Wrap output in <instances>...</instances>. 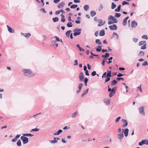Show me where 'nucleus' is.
Returning a JSON list of instances; mask_svg holds the SVG:
<instances>
[{
  "label": "nucleus",
  "instance_id": "nucleus-48",
  "mask_svg": "<svg viewBox=\"0 0 148 148\" xmlns=\"http://www.w3.org/2000/svg\"><path fill=\"white\" fill-rule=\"evenodd\" d=\"M142 38L143 39H145L146 40L148 39V37L147 35H144L142 36Z\"/></svg>",
  "mask_w": 148,
  "mask_h": 148
},
{
  "label": "nucleus",
  "instance_id": "nucleus-21",
  "mask_svg": "<svg viewBox=\"0 0 148 148\" xmlns=\"http://www.w3.org/2000/svg\"><path fill=\"white\" fill-rule=\"evenodd\" d=\"M62 132V130H59L57 133H54L53 134L54 135H58L60 133H61Z\"/></svg>",
  "mask_w": 148,
  "mask_h": 148
},
{
  "label": "nucleus",
  "instance_id": "nucleus-54",
  "mask_svg": "<svg viewBox=\"0 0 148 148\" xmlns=\"http://www.w3.org/2000/svg\"><path fill=\"white\" fill-rule=\"evenodd\" d=\"M109 56L110 55L108 53H105V56L106 58V59H105V60H106L107 58L108 57H109Z\"/></svg>",
  "mask_w": 148,
  "mask_h": 148
},
{
  "label": "nucleus",
  "instance_id": "nucleus-64",
  "mask_svg": "<svg viewBox=\"0 0 148 148\" xmlns=\"http://www.w3.org/2000/svg\"><path fill=\"white\" fill-rule=\"evenodd\" d=\"M18 139L17 138H16V137H15V138L13 139L12 140V142H14L16 141Z\"/></svg>",
  "mask_w": 148,
  "mask_h": 148
},
{
  "label": "nucleus",
  "instance_id": "nucleus-5",
  "mask_svg": "<svg viewBox=\"0 0 148 148\" xmlns=\"http://www.w3.org/2000/svg\"><path fill=\"white\" fill-rule=\"evenodd\" d=\"M85 76L83 72L80 73L79 75V81H83L84 78Z\"/></svg>",
  "mask_w": 148,
  "mask_h": 148
},
{
  "label": "nucleus",
  "instance_id": "nucleus-31",
  "mask_svg": "<svg viewBox=\"0 0 148 148\" xmlns=\"http://www.w3.org/2000/svg\"><path fill=\"white\" fill-rule=\"evenodd\" d=\"M117 86H115L112 89V92H113L115 93L117 89Z\"/></svg>",
  "mask_w": 148,
  "mask_h": 148
},
{
  "label": "nucleus",
  "instance_id": "nucleus-61",
  "mask_svg": "<svg viewBox=\"0 0 148 148\" xmlns=\"http://www.w3.org/2000/svg\"><path fill=\"white\" fill-rule=\"evenodd\" d=\"M137 89L139 90L141 92H142V90L141 88V85H140V86L137 87Z\"/></svg>",
  "mask_w": 148,
  "mask_h": 148
},
{
  "label": "nucleus",
  "instance_id": "nucleus-28",
  "mask_svg": "<svg viewBox=\"0 0 148 148\" xmlns=\"http://www.w3.org/2000/svg\"><path fill=\"white\" fill-rule=\"evenodd\" d=\"M89 8V7L88 5H84V8L85 11H87L88 10Z\"/></svg>",
  "mask_w": 148,
  "mask_h": 148
},
{
  "label": "nucleus",
  "instance_id": "nucleus-60",
  "mask_svg": "<svg viewBox=\"0 0 148 148\" xmlns=\"http://www.w3.org/2000/svg\"><path fill=\"white\" fill-rule=\"evenodd\" d=\"M74 65L75 66H77L78 65V62H77V60H75L74 61Z\"/></svg>",
  "mask_w": 148,
  "mask_h": 148
},
{
  "label": "nucleus",
  "instance_id": "nucleus-55",
  "mask_svg": "<svg viewBox=\"0 0 148 148\" xmlns=\"http://www.w3.org/2000/svg\"><path fill=\"white\" fill-rule=\"evenodd\" d=\"M133 40L134 42H136L138 40V39L136 38H133Z\"/></svg>",
  "mask_w": 148,
  "mask_h": 148
},
{
  "label": "nucleus",
  "instance_id": "nucleus-7",
  "mask_svg": "<svg viewBox=\"0 0 148 148\" xmlns=\"http://www.w3.org/2000/svg\"><path fill=\"white\" fill-rule=\"evenodd\" d=\"M138 110L140 114L144 116L145 115V113L144 110V108L143 106H141L138 108Z\"/></svg>",
  "mask_w": 148,
  "mask_h": 148
},
{
  "label": "nucleus",
  "instance_id": "nucleus-62",
  "mask_svg": "<svg viewBox=\"0 0 148 148\" xmlns=\"http://www.w3.org/2000/svg\"><path fill=\"white\" fill-rule=\"evenodd\" d=\"M125 75V74H122L121 73H119L117 75V76L118 77H121L123 76V75Z\"/></svg>",
  "mask_w": 148,
  "mask_h": 148
},
{
  "label": "nucleus",
  "instance_id": "nucleus-63",
  "mask_svg": "<svg viewBox=\"0 0 148 148\" xmlns=\"http://www.w3.org/2000/svg\"><path fill=\"white\" fill-rule=\"evenodd\" d=\"M114 23L112 21H109L108 22V24L109 25H111V24H112Z\"/></svg>",
  "mask_w": 148,
  "mask_h": 148
},
{
  "label": "nucleus",
  "instance_id": "nucleus-17",
  "mask_svg": "<svg viewBox=\"0 0 148 148\" xmlns=\"http://www.w3.org/2000/svg\"><path fill=\"white\" fill-rule=\"evenodd\" d=\"M117 83V81L116 80H113L111 82V85L112 86H114Z\"/></svg>",
  "mask_w": 148,
  "mask_h": 148
},
{
  "label": "nucleus",
  "instance_id": "nucleus-41",
  "mask_svg": "<svg viewBox=\"0 0 148 148\" xmlns=\"http://www.w3.org/2000/svg\"><path fill=\"white\" fill-rule=\"evenodd\" d=\"M115 93L113 92H112V91H111L109 93V95L110 97H112L113 96Z\"/></svg>",
  "mask_w": 148,
  "mask_h": 148
},
{
  "label": "nucleus",
  "instance_id": "nucleus-59",
  "mask_svg": "<svg viewBox=\"0 0 148 148\" xmlns=\"http://www.w3.org/2000/svg\"><path fill=\"white\" fill-rule=\"evenodd\" d=\"M106 78H107V79L105 80V83H106V82H108L110 79V77H106Z\"/></svg>",
  "mask_w": 148,
  "mask_h": 148
},
{
  "label": "nucleus",
  "instance_id": "nucleus-57",
  "mask_svg": "<svg viewBox=\"0 0 148 148\" xmlns=\"http://www.w3.org/2000/svg\"><path fill=\"white\" fill-rule=\"evenodd\" d=\"M88 89L89 88H88L87 89L84 90L83 91V93L85 94V95H86L88 93Z\"/></svg>",
  "mask_w": 148,
  "mask_h": 148
},
{
  "label": "nucleus",
  "instance_id": "nucleus-29",
  "mask_svg": "<svg viewBox=\"0 0 148 148\" xmlns=\"http://www.w3.org/2000/svg\"><path fill=\"white\" fill-rule=\"evenodd\" d=\"M95 43L99 45H101L102 44L101 42L99 39H97L95 40Z\"/></svg>",
  "mask_w": 148,
  "mask_h": 148
},
{
  "label": "nucleus",
  "instance_id": "nucleus-45",
  "mask_svg": "<svg viewBox=\"0 0 148 148\" xmlns=\"http://www.w3.org/2000/svg\"><path fill=\"white\" fill-rule=\"evenodd\" d=\"M112 21L114 23H116L118 22V21L117 19L114 17V18L112 19Z\"/></svg>",
  "mask_w": 148,
  "mask_h": 148
},
{
  "label": "nucleus",
  "instance_id": "nucleus-6",
  "mask_svg": "<svg viewBox=\"0 0 148 148\" xmlns=\"http://www.w3.org/2000/svg\"><path fill=\"white\" fill-rule=\"evenodd\" d=\"M145 144L147 145H148V140L146 139L143 140L142 141L139 143V145L140 146L142 145Z\"/></svg>",
  "mask_w": 148,
  "mask_h": 148
},
{
  "label": "nucleus",
  "instance_id": "nucleus-19",
  "mask_svg": "<svg viewBox=\"0 0 148 148\" xmlns=\"http://www.w3.org/2000/svg\"><path fill=\"white\" fill-rule=\"evenodd\" d=\"M129 132V130L127 128H126L125 130L124 133L125 136L127 137L128 135V132Z\"/></svg>",
  "mask_w": 148,
  "mask_h": 148
},
{
  "label": "nucleus",
  "instance_id": "nucleus-13",
  "mask_svg": "<svg viewBox=\"0 0 148 148\" xmlns=\"http://www.w3.org/2000/svg\"><path fill=\"white\" fill-rule=\"evenodd\" d=\"M122 121L123 122L124 124L122 126L123 127H126L128 125V123L127 121L124 119H122Z\"/></svg>",
  "mask_w": 148,
  "mask_h": 148
},
{
  "label": "nucleus",
  "instance_id": "nucleus-16",
  "mask_svg": "<svg viewBox=\"0 0 148 148\" xmlns=\"http://www.w3.org/2000/svg\"><path fill=\"white\" fill-rule=\"evenodd\" d=\"M105 35V30L104 29L101 30L99 32V36H103Z\"/></svg>",
  "mask_w": 148,
  "mask_h": 148
},
{
  "label": "nucleus",
  "instance_id": "nucleus-9",
  "mask_svg": "<svg viewBox=\"0 0 148 148\" xmlns=\"http://www.w3.org/2000/svg\"><path fill=\"white\" fill-rule=\"evenodd\" d=\"M137 24V23L135 21H132L131 27L132 28H135Z\"/></svg>",
  "mask_w": 148,
  "mask_h": 148
},
{
  "label": "nucleus",
  "instance_id": "nucleus-33",
  "mask_svg": "<svg viewBox=\"0 0 148 148\" xmlns=\"http://www.w3.org/2000/svg\"><path fill=\"white\" fill-rule=\"evenodd\" d=\"M78 5L76 4H73L71 6L70 8L71 9H74L76 8Z\"/></svg>",
  "mask_w": 148,
  "mask_h": 148
},
{
  "label": "nucleus",
  "instance_id": "nucleus-12",
  "mask_svg": "<svg viewBox=\"0 0 148 148\" xmlns=\"http://www.w3.org/2000/svg\"><path fill=\"white\" fill-rule=\"evenodd\" d=\"M8 31L10 33H14L15 32L14 29L9 26L8 25H7Z\"/></svg>",
  "mask_w": 148,
  "mask_h": 148
},
{
  "label": "nucleus",
  "instance_id": "nucleus-43",
  "mask_svg": "<svg viewBox=\"0 0 148 148\" xmlns=\"http://www.w3.org/2000/svg\"><path fill=\"white\" fill-rule=\"evenodd\" d=\"M31 36V34L30 33H27L25 34L24 36L25 37H28Z\"/></svg>",
  "mask_w": 148,
  "mask_h": 148
},
{
  "label": "nucleus",
  "instance_id": "nucleus-53",
  "mask_svg": "<svg viewBox=\"0 0 148 148\" xmlns=\"http://www.w3.org/2000/svg\"><path fill=\"white\" fill-rule=\"evenodd\" d=\"M114 18V16H111V15H110L108 16V20H110L112 19H112Z\"/></svg>",
  "mask_w": 148,
  "mask_h": 148
},
{
  "label": "nucleus",
  "instance_id": "nucleus-47",
  "mask_svg": "<svg viewBox=\"0 0 148 148\" xmlns=\"http://www.w3.org/2000/svg\"><path fill=\"white\" fill-rule=\"evenodd\" d=\"M121 16V14L120 13H116L115 15L114 16L115 17H116L117 18L120 17Z\"/></svg>",
  "mask_w": 148,
  "mask_h": 148
},
{
  "label": "nucleus",
  "instance_id": "nucleus-25",
  "mask_svg": "<svg viewBox=\"0 0 148 148\" xmlns=\"http://www.w3.org/2000/svg\"><path fill=\"white\" fill-rule=\"evenodd\" d=\"M110 100L109 99H105L103 100L104 102L106 103L107 105L108 104L110 103Z\"/></svg>",
  "mask_w": 148,
  "mask_h": 148
},
{
  "label": "nucleus",
  "instance_id": "nucleus-3",
  "mask_svg": "<svg viewBox=\"0 0 148 148\" xmlns=\"http://www.w3.org/2000/svg\"><path fill=\"white\" fill-rule=\"evenodd\" d=\"M21 139L23 141V143L24 144H27L29 142L28 138L24 136H21Z\"/></svg>",
  "mask_w": 148,
  "mask_h": 148
},
{
  "label": "nucleus",
  "instance_id": "nucleus-20",
  "mask_svg": "<svg viewBox=\"0 0 148 148\" xmlns=\"http://www.w3.org/2000/svg\"><path fill=\"white\" fill-rule=\"evenodd\" d=\"M91 16L92 17H93L96 14V12L92 10L90 12Z\"/></svg>",
  "mask_w": 148,
  "mask_h": 148
},
{
  "label": "nucleus",
  "instance_id": "nucleus-23",
  "mask_svg": "<svg viewBox=\"0 0 148 148\" xmlns=\"http://www.w3.org/2000/svg\"><path fill=\"white\" fill-rule=\"evenodd\" d=\"M23 135L24 136H31V137H32L34 136V135L33 134H23Z\"/></svg>",
  "mask_w": 148,
  "mask_h": 148
},
{
  "label": "nucleus",
  "instance_id": "nucleus-34",
  "mask_svg": "<svg viewBox=\"0 0 148 148\" xmlns=\"http://www.w3.org/2000/svg\"><path fill=\"white\" fill-rule=\"evenodd\" d=\"M146 41H140L139 43V46H141L143 44L146 43Z\"/></svg>",
  "mask_w": 148,
  "mask_h": 148
},
{
  "label": "nucleus",
  "instance_id": "nucleus-2",
  "mask_svg": "<svg viewBox=\"0 0 148 148\" xmlns=\"http://www.w3.org/2000/svg\"><path fill=\"white\" fill-rule=\"evenodd\" d=\"M82 29L81 28L78 29L77 28H75L73 30V32H74L73 33V35L75 36H76L78 35H79L81 33V31Z\"/></svg>",
  "mask_w": 148,
  "mask_h": 148
},
{
  "label": "nucleus",
  "instance_id": "nucleus-52",
  "mask_svg": "<svg viewBox=\"0 0 148 148\" xmlns=\"http://www.w3.org/2000/svg\"><path fill=\"white\" fill-rule=\"evenodd\" d=\"M39 10L40 11L43 12L44 13L46 12L45 10V9L44 8H42L40 9Z\"/></svg>",
  "mask_w": 148,
  "mask_h": 148
},
{
  "label": "nucleus",
  "instance_id": "nucleus-1",
  "mask_svg": "<svg viewBox=\"0 0 148 148\" xmlns=\"http://www.w3.org/2000/svg\"><path fill=\"white\" fill-rule=\"evenodd\" d=\"M22 72L25 76L28 77L33 76L34 75L32 74V71L29 69H23L22 70Z\"/></svg>",
  "mask_w": 148,
  "mask_h": 148
},
{
  "label": "nucleus",
  "instance_id": "nucleus-38",
  "mask_svg": "<svg viewBox=\"0 0 148 148\" xmlns=\"http://www.w3.org/2000/svg\"><path fill=\"white\" fill-rule=\"evenodd\" d=\"M54 37L56 38V41H61L63 43V42L62 41V39H61L60 40V39L59 38H58V36H55Z\"/></svg>",
  "mask_w": 148,
  "mask_h": 148
},
{
  "label": "nucleus",
  "instance_id": "nucleus-24",
  "mask_svg": "<svg viewBox=\"0 0 148 148\" xmlns=\"http://www.w3.org/2000/svg\"><path fill=\"white\" fill-rule=\"evenodd\" d=\"M77 114H78V112L77 111L75 112L72 115V116H71L72 117V118H74L75 117L77 116Z\"/></svg>",
  "mask_w": 148,
  "mask_h": 148
},
{
  "label": "nucleus",
  "instance_id": "nucleus-42",
  "mask_svg": "<svg viewBox=\"0 0 148 148\" xmlns=\"http://www.w3.org/2000/svg\"><path fill=\"white\" fill-rule=\"evenodd\" d=\"M146 43H145L143 45V46H141V49H146Z\"/></svg>",
  "mask_w": 148,
  "mask_h": 148
},
{
  "label": "nucleus",
  "instance_id": "nucleus-14",
  "mask_svg": "<svg viewBox=\"0 0 148 148\" xmlns=\"http://www.w3.org/2000/svg\"><path fill=\"white\" fill-rule=\"evenodd\" d=\"M65 5V3L64 2L60 3H59V5L58 6V8H63Z\"/></svg>",
  "mask_w": 148,
  "mask_h": 148
},
{
  "label": "nucleus",
  "instance_id": "nucleus-46",
  "mask_svg": "<svg viewBox=\"0 0 148 148\" xmlns=\"http://www.w3.org/2000/svg\"><path fill=\"white\" fill-rule=\"evenodd\" d=\"M142 65L143 66H147L148 65V63L147 61H145L142 64Z\"/></svg>",
  "mask_w": 148,
  "mask_h": 148
},
{
  "label": "nucleus",
  "instance_id": "nucleus-15",
  "mask_svg": "<svg viewBox=\"0 0 148 148\" xmlns=\"http://www.w3.org/2000/svg\"><path fill=\"white\" fill-rule=\"evenodd\" d=\"M107 72H108L106 75L105 76V78H106L108 77H112L111 76V71H107Z\"/></svg>",
  "mask_w": 148,
  "mask_h": 148
},
{
  "label": "nucleus",
  "instance_id": "nucleus-39",
  "mask_svg": "<svg viewBox=\"0 0 148 148\" xmlns=\"http://www.w3.org/2000/svg\"><path fill=\"white\" fill-rule=\"evenodd\" d=\"M116 5L113 2H112V6H111V9H114L115 8H116Z\"/></svg>",
  "mask_w": 148,
  "mask_h": 148
},
{
  "label": "nucleus",
  "instance_id": "nucleus-4",
  "mask_svg": "<svg viewBox=\"0 0 148 148\" xmlns=\"http://www.w3.org/2000/svg\"><path fill=\"white\" fill-rule=\"evenodd\" d=\"M117 137L120 141L121 142L122 139L124 137L123 132H120L117 135Z\"/></svg>",
  "mask_w": 148,
  "mask_h": 148
},
{
  "label": "nucleus",
  "instance_id": "nucleus-50",
  "mask_svg": "<svg viewBox=\"0 0 148 148\" xmlns=\"http://www.w3.org/2000/svg\"><path fill=\"white\" fill-rule=\"evenodd\" d=\"M39 130V129L35 128L34 129H32L30 131V132H32V131H38Z\"/></svg>",
  "mask_w": 148,
  "mask_h": 148
},
{
  "label": "nucleus",
  "instance_id": "nucleus-22",
  "mask_svg": "<svg viewBox=\"0 0 148 148\" xmlns=\"http://www.w3.org/2000/svg\"><path fill=\"white\" fill-rule=\"evenodd\" d=\"M145 55V53L143 51H141L138 54L139 56H143Z\"/></svg>",
  "mask_w": 148,
  "mask_h": 148
},
{
  "label": "nucleus",
  "instance_id": "nucleus-18",
  "mask_svg": "<svg viewBox=\"0 0 148 148\" xmlns=\"http://www.w3.org/2000/svg\"><path fill=\"white\" fill-rule=\"evenodd\" d=\"M101 50V46L99 45L97 47L96 50L97 51L100 52Z\"/></svg>",
  "mask_w": 148,
  "mask_h": 148
},
{
  "label": "nucleus",
  "instance_id": "nucleus-36",
  "mask_svg": "<svg viewBox=\"0 0 148 148\" xmlns=\"http://www.w3.org/2000/svg\"><path fill=\"white\" fill-rule=\"evenodd\" d=\"M103 8V6L101 4H100L98 8V10L100 11L102 10Z\"/></svg>",
  "mask_w": 148,
  "mask_h": 148
},
{
  "label": "nucleus",
  "instance_id": "nucleus-49",
  "mask_svg": "<svg viewBox=\"0 0 148 148\" xmlns=\"http://www.w3.org/2000/svg\"><path fill=\"white\" fill-rule=\"evenodd\" d=\"M129 3L127 2L126 1H123L122 2V5H129Z\"/></svg>",
  "mask_w": 148,
  "mask_h": 148
},
{
  "label": "nucleus",
  "instance_id": "nucleus-51",
  "mask_svg": "<svg viewBox=\"0 0 148 148\" xmlns=\"http://www.w3.org/2000/svg\"><path fill=\"white\" fill-rule=\"evenodd\" d=\"M121 116H119L118 117L116 120H115V123H118L119 121V120L121 119Z\"/></svg>",
  "mask_w": 148,
  "mask_h": 148
},
{
  "label": "nucleus",
  "instance_id": "nucleus-58",
  "mask_svg": "<svg viewBox=\"0 0 148 148\" xmlns=\"http://www.w3.org/2000/svg\"><path fill=\"white\" fill-rule=\"evenodd\" d=\"M116 79V80H117L118 81H119V80H123L124 79L123 78L119 77L117 78Z\"/></svg>",
  "mask_w": 148,
  "mask_h": 148
},
{
  "label": "nucleus",
  "instance_id": "nucleus-30",
  "mask_svg": "<svg viewBox=\"0 0 148 148\" xmlns=\"http://www.w3.org/2000/svg\"><path fill=\"white\" fill-rule=\"evenodd\" d=\"M52 19L54 22H57L59 21V19L57 17H54L52 18Z\"/></svg>",
  "mask_w": 148,
  "mask_h": 148
},
{
  "label": "nucleus",
  "instance_id": "nucleus-32",
  "mask_svg": "<svg viewBox=\"0 0 148 148\" xmlns=\"http://www.w3.org/2000/svg\"><path fill=\"white\" fill-rule=\"evenodd\" d=\"M67 26L69 27H71L73 26V25L71 22L68 23L67 24Z\"/></svg>",
  "mask_w": 148,
  "mask_h": 148
},
{
  "label": "nucleus",
  "instance_id": "nucleus-11",
  "mask_svg": "<svg viewBox=\"0 0 148 148\" xmlns=\"http://www.w3.org/2000/svg\"><path fill=\"white\" fill-rule=\"evenodd\" d=\"M129 18V16H127L124 19L122 23V25L123 26H125L126 25L127 23V21Z\"/></svg>",
  "mask_w": 148,
  "mask_h": 148
},
{
  "label": "nucleus",
  "instance_id": "nucleus-56",
  "mask_svg": "<svg viewBox=\"0 0 148 148\" xmlns=\"http://www.w3.org/2000/svg\"><path fill=\"white\" fill-rule=\"evenodd\" d=\"M96 74H97L96 73L95 71H93L91 73V75L92 76H95Z\"/></svg>",
  "mask_w": 148,
  "mask_h": 148
},
{
  "label": "nucleus",
  "instance_id": "nucleus-37",
  "mask_svg": "<svg viewBox=\"0 0 148 148\" xmlns=\"http://www.w3.org/2000/svg\"><path fill=\"white\" fill-rule=\"evenodd\" d=\"M52 43L53 44V45H56V47H58V44L57 43L56 41H53Z\"/></svg>",
  "mask_w": 148,
  "mask_h": 148
},
{
  "label": "nucleus",
  "instance_id": "nucleus-44",
  "mask_svg": "<svg viewBox=\"0 0 148 148\" xmlns=\"http://www.w3.org/2000/svg\"><path fill=\"white\" fill-rule=\"evenodd\" d=\"M83 85L82 84V83L79 84V86H78V89L81 90Z\"/></svg>",
  "mask_w": 148,
  "mask_h": 148
},
{
  "label": "nucleus",
  "instance_id": "nucleus-27",
  "mask_svg": "<svg viewBox=\"0 0 148 148\" xmlns=\"http://www.w3.org/2000/svg\"><path fill=\"white\" fill-rule=\"evenodd\" d=\"M56 138H54V140H50L49 141L52 143L54 144L57 142L58 141L56 140Z\"/></svg>",
  "mask_w": 148,
  "mask_h": 148
},
{
  "label": "nucleus",
  "instance_id": "nucleus-8",
  "mask_svg": "<svg viewBox=\"0 0 148 148\" xmlns=\"http://www.w3.org/2000/svg\"><path fill=\"white\" fill-rule=\"evenodd\" d=\"M109 27L111 30H116L117 29V26L115 24L110 25L109 26Z\"/></svg>",
  "mask_w": 148,
  "mask_h": 148
},
{
  "label": "nucleus",
  "instance_id": "nucleus-10",
  "mask_svg": "<svg viewBox=\"0 0 148 148\" xmlns=\"http://www.w3.org/2000/svg\"><path fill=\"white\" fill-rule=\"evenodd\" d=\"M99 24H98V27H101L104 25L105 23V22L104 21L103 22V21L101 19H99Z\"/></svg>",
  "mask_w": 148,
  "mask_h": 148
},
{
  "label": "nucleus",
  "instance_id": "nucleus-40",
  "mask_svg": "<svg viewBox=\"0 0 148 148\" xmlns=\"http://www.w3.org/2000/svg\"><path fill=\"white\" fill-rule=\"evenodd\" d=\"M17 145L18 146H21V141L20 140H18L17 143Z\"/></svg>",
  "mask_w": 148,
  "mask_h": 148
},
{
  "label": "nucleus",
  "instance_id": "nucleus-26",
  "mask_svg": "<svg viewBox=\"0 0 148 148\" xmlns=\"http://www.w3.org/2000/svg\"><path fill=\"white\" fill-rule=\"evenodd\" d=\"M121 6L120 5H119V6L115 10V12H119L121 9Z\"/></svg>",
  "mask_w": 148,
  "mask_h": 148
},
{
  "label": "nucleus",
  "instance_id": "nucleus-35",
  "mask_svg": "<svg viewBox=\"0 0 148 148\" xmlns=\"http://www.w3.org/2000/svg\"><path fill=\"white\" fill-rule=\"evenodd\" d=\"M71 32V31L69 30L66 33V35L68 37H69L70 36V34Z\"/></svg>",
  "mask_w": 148,
  "mask_h": 148
}]
</instances>
